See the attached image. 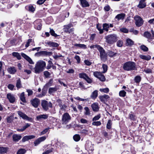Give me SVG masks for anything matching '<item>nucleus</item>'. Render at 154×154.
Listing matches in <instances>:
<instances>
[{
  "label": "nucleus",
  "instance_id": "f257e3e1",
  "mask_svg": "<svg viewBox=\"0 0 154 154\" xmlns=\"http://www.w3.org/2000/svg\"><path fill=\"white\" fill-rule=\"evenodd\" d=\"M45 62L42 60H39L35 63L33 68L34 72L36 74H39L42 72L46 66Z\"/></svg>",
  "mask_w": 154,
  "mask_h": 154
},
{
  "label": "nucleus",
  "instance_id": "f03ea898",
  "mask_svg": "<svg viewBox=\"0 0 154 154\" xmlns=\"http://www.w3.org/2000/svg\"><path fill=\"white\" fill-rule=\"evenodd\" d=\"M123 68L127 71L134 70L136 68L135 63L131 61L126 62L124 65Z\"/></svg>",
  "mask_w": 154,
  "mask_h": 154
},
{
  "label": "nucleus",
  "instance_id": "7ed1b4c3",
  "mask_svg": "<svg viewBox=\"0 0 154 154\" xmlns=\"http://www.w3.org/2000/svg\"><path fill=\"white\" fill-rule=\"evenodd\" d=\"M98 47L97 49L100 53L101 59L102 60L105 61L107 60V54L102 47L100 45Z\"/></svg>",
  "mask_w": 154,
  "mask_h": 154
},
{
  "label": "nucleus",
  "instance_id": "20e7f679",
  "mask_svg": "<svg viewBox=\"0 0 154 154\" xmlns=\"http://www.w3.org/2000/svg\"><path fill=\"white\" fill-rule=\"evenodd\" d=\"M79 77L80 78L85 79L88 83H91L92 82V79L85 73L82 72L79 74Z\"/></svg>",
  "mask_w": 154,
  "mask_h": 154
},
{
  "label": "nucleus",
  "instance_id": "39448f33",
  "mask_svg": "<svg viewBox=\"0 0 154 154\" xmlns=\"http://www.w3.org/2000/svg\"><path fill=\"white\" fill-rule=\"evenodd\" d=\"M135 21V24L137 27L141 26L143 23V21L142 18L138 16H136L134 17Z\"/></svg>",
  "mask_w": 154,
  "mask_h": 154
},
{
  "label": "nucleus",
  "instance_id": "423d86ee",
  "mask_svg": "<svg viewBox=\"0 0 154 154\" xmlns=\"http://www.w3.org/2000/svg\"><path fill=\"white\" fill-rule=\"evenodd\" d=\"M42 105L43 108L45 110H47L48 107H52V104L50 102H48L45 100H43L42 102Z\"/></svg>",
  "mask_w": 154,
  "mask_h": 154
},
{
  "label": "nucleus",
  "instance_id": "0eeeda50",
  "mask_svg": "<svg viewBox=\"0 0 154 154\" xmlns=\"http://www.w3.org/2000/svg\"><path fill=\"white\" fill-rule=\"evenodd\" d=\"M70 119L71 117L68 113L66 112L63 114L62 119V121L63 123L66 124Z\"/></svg>",
  "mask_w": 154,
  "mask_h": 154
},
{
  "label": "nucleus",
  "instance_id": "6e6552de",
  "mask_svg": "<svg viewBox=\"0 0 154 154\" xmlns=\"http://www.w3.org/2000/svg\"><path fill=\"white\" fill-rule=\"evenodd\" d=\"M7 98L10 103H14L15 101L16 98L14 95L11 93H8L7 94Z\"/></svg>",
  "mask_w": 154,
  "mask_h": 154
},
{
  "label": "nucleus",
  "instance_id": "1a4fd4ad",
  "mask_svg": "<svg viewBox=\"0 0 154 154\" xmlns=\"http://www.w3.org/2000/svg\"><path fill=\"white\" fill-rule=\"evenodd\" d=\"M41 22L40 20H38L34 22L33 24L34 25L35 29L38 30H40L41 29L42 24L41 23Z\"/></svg>",
  "mask_w": 154,
  "mask_h": 154
},
{
  "label": "nucleus",
  "instance_id": "9d476101",
  "mask_svg": "<svg viewBox=\"0 0 154 154\" xmlns=\"http://www.w3.org/2000/svg\"><path fill=\"white\" fill-rule=\"evenodd\" d=\"M17 113L19 116L23 119L29 121H32V119L31 118L29 117L25 114L19 111L17 112Z\"/></svg>",
  "mask_w": 154,
  "mask_h": 154
},
{
  "label": "nucleus",
  "instance_id": "9b49d317",
  "mask_svg": "<svg viewBox=\"0 0 154 154\" xmlns=\"http://www.w3.org/2000/svg\"><path fill=\"white\" fill-rule=\"evenodd\" d=\"M151 33L148 31H146L144 33V36L148 38H154V32L152 30L151 31Z\"/></svg>",
  "mask_w": 154,
  "mask_h": 154
},
{
  "label": "nucleus",
  "instance_id": "f8f14e48",
  "mask_svg": "<svg viewBox=\"0 0 154 154\" xmlns=\"http://www.w3.org/2000/svg\"><path fill=\"white\" fill-rule=\"evenodd\" d=\"M45 44L47 46H49L50 47H57L58 46V44L55 42H51V41H46Z\"/></svg>",
  "mask_w": 154,
  "mask_h": 154
},
{
  "label": "nucleus",
  "instance_id": "ddd939ff",
  "mask_svg": "<svg viewBox=\"0 0 154 154\" xmlns=\"http://www.w3.org/2000/svg\"><path fill=\"white\" fill-rule=\"evenodd\" d=\"M48 117V116L46 114L40 115L36 117L37 121H41L42 119H45Z\"/></svg>",
  "mask_w": 154,
  "mask_h": 154
},
{
  "label": "nucleus",
  "instance_id": "4468645a",
  "mask_svg": "<svg viewBox=\"0 0 154 154\" xmlns=\"http://www.w3.org/2000/svg\"><path fill=\"white\" fill-rule=\"evenodd\" d=\"M39 100L37 98H35L31 101V103L32 105L35 107H38L39 103Z\"/></svg>",
  "mask_w": 154,
  "mask_h": 154
},
{
  "label": "nucleus",
  "instance_id": "2eb2a0df",
  "mask_svg": "<svg viewBox=\"0 0 154 154\" xmlns=\"http://www.w3.org/2000/svg\"><path fill=\"white\" fill-rule=\"evenodd\" d=\"M21 55L24 57L26 60L30 64H33L34 62L32 61V59L29 57L27 56L25 54L22 53H21Z\"/></svg>",
  "mask_w": 154,
  "mask_h": 154
},
{
  "label": "nucleus",
  "instance_id": "dca6fc26",
  "mask_svg": "<svg viewBox=\"0 0 154 154\" xmlns=\"http://www.w3.org/2000/svg\"><path fill=\"white\" fill-rule=\"evenodd\" d=\"M35 136L33 135L26 136L24 137L22 139V141L23 142H25L29 140L34 138Z\"/></svg>",
  "mask_w": 154,
  "mask_h": 154
},
{
  "label": "nucleus",
  "instance_id": "f3484780",
  "mask_svg": "<svg viewBox=\"0 0 154 154\" xmlns=\"http://www.w3.org/2000/svg\"><path fill=\"white\" fill-rule=\"evenodd\" d=\"M125 14L124 13H121L117 15L115 17V19H117L118 20H123L125 17Z\"/></svg>",
  "mask_w": 154,
  "mask_h": 154
},
{
  "label": "nucleus",
  "instance_id": "a211bd4d",
  "mask_svg": "<svg viewBox=\"0 0 154 154\" xmlns=\"http://www.w3.org/2000/svg\"><path fill=\"white\" fill-rule=\"evenodd\" d=\"M82 6L83 7H86L89 6V4L86 0H80Z\"/></svg>",
  "mask_w": 154,
  "mask_h": 154
},
{
  "label": "nucleus",
  "instance_id": "6ab92c4d",
  "mask_svg": "<svg viewBox=\"0 0 154 154\" xmlns=\"http://www.w3.org/2000/svg\"><path fill=\"white\" fill-rule=\"evenodd\" d=\"M22 137L19 134H14L13 135V139L14 141H18Z\"/></svg>",
  "mask_w": 154,
  "mask_h": 154
},
{
  "label": "nucleus",
  "instance_id": "aec40b11",
  "mask_svg": "<svg viewBox=\"0 0 154 154\" xmlns=\"http://www.w3.org/2000/svg\"><path fill=\"white\" fill-rule=\"evenodd\" d=\"M8 72L11 74H14L17 71L15 67H10L8 68Z\"/></svg>",
  "mask_w": 154,
  "mask_h": 154
},
{
  "label": "nucleus",
  "instance_id": "412c9836",
  "mask_svg": "<svg viewBox=\"0 0 154 154\" xmlns=\"http://www.w3.org/2000/svg\"><path fill=\"white\" fill-rule=\"evenodd\" d=\"M99 98L101 101L104 102L106 100L109 98V97L108 95L104 94L102 96H99Z\"/></svg>",
  "mask_w": 154,
  "mask_h": 154
},
{
  "label": "nucleus",
  "instance_id": "4be33fe9",
  "mask_svg": "<svg viewBox=\"0 0 154 154\" xmlns=\"http://www.w3.org/2000/svg\"><path fill=\"white\" fill-rule=\"evenodd\" d=\"M139 57L141 59L147 61L151 59V56L149 55H140L139 56Z\"/></svg>",
  "mask_w": 154,
  "mask_h": 154
},
{
  "label": "nucleus",
  "instance_id": "5701e85b",
  "mask_svg": "<svg viewBox=\"0 0 154 154\" xmlns=\"http://www.w3.org/2000/svg\"><path fill=\"white\" fill-rule=\"evenodd\" d=\"M93 110L94 111H97L99 109L98 104L95 103L92 105L91 106Z\"/></svg>",
  "mask_w": 154,
  "mask_h": 154
},
{
  "label": "nucleus",
  "instance_id": "b1692460",
  "mask_svg": "<svg viewBox=\"0 0 154 154\" xmlns=\"http://www.w3.org/2000/svg\"><path fill=\"white\" fill-rule=\"evenodd\" d=\"M73 26V24L72 23H69L68 24L64 26V31L66 32H67L68 30L72 27Z\"/></svg>",
  "mask_w": 154,
  "mask_h": 154
},
{
  "label": "nucleus",
  "instance_id": "393cba45",
  "mask_svg": "<svg viewBox=\"0 0 154 154\" xmlns=\"http://www.w3.org/2000/svg\"><path fill=\"white\" fill-rule=\"evenodd\" d=\"M8 148L7 147H0V154H3L6 153Z\"/></svg>",
  "mask_w": 154,
  "mask_h": 154
},
{
  "label": "nucleus",
  "instance_id": "a878e982",
  "mask_svg": "<svg viewBox=\"0 0 154 154\" xmlns=\"http://www.w3.org/2000/svg\"><path fill=\"white\" fill-rule=\"evenodd\" d=\"M26 9L31 12H33L35 11V8L32 5H29L28 6L26 7Z\"/></svg>",
  "mask_w": 154,
  "mask_h": 154
},
{
  "label": "nucleus",
  "instance_id": "bb28decb",
  "mask_svg": "<svg viewBox=\"0 0 154 154\" xmlns=\"http://www.w3.org/2000/svg\"><path fill=\"white\" fill-rule=\"evenodd\" d=\"M74 46L78 47L79 48L83 49H86L87 48L86 46L84 44H75L74 45Z\"/></svg>",
  "mask_w": 154,
  "mask_h": 154
},
{
  "label": "nucleus",
  "instance_id": "cd10ccee",
  "mask_svg": "<svg viewBox=\"0 0 154 154\" xmlns=\"http://www.w3.org/2000/svg\"><path fill=\"white\" fill-rule=\"evenodd\" d=\"M97 91L95 90L92 93L91 95V97L92 99H95L97 97Z\"/></svg>",
  "mask_w": 154,
  "mask_h": 154
},
{
  "label": "nucleus",
  "instance_id": "c85d7f7f",
  "mask_svg": "<svg viewBox=\"0 0 154 154\" xmlns=\"http://www.w3.org/2000/svg\"><path fill=\"white\" fill-rule=\"evenodd\" d=\"M24 96V92L21 93L20 96V99L23 102H26L25 97Z\"/></svg>",
  "mask_w": 154,
  "mask_h": 154
},
{
  "label": "nucleus",
  "instance_id": "c756f323",
  "mask_svg": "<svg viewBox=\"0 0 154 154\" xmlns=\"http://www.w3.org/2000/svg\"><path fill=\"white\" fill-rule=\"evenodd\" d=\"M12 55L14 57H16L18 60L21 59V56L20 54L18 52H13L12 53Z\"/></svg>",
  "mask_w": 154,
  "mask_h": 154
},
{
  "label": "nucleus",
  "instance_id": "7c9ffc66",
  "mask_svg": "<svg viewBox=\"0 0 154 154\" xmlns=\"http://www.w3.org/2000/svg\"><path fill=\"white\" fill-rule=\"evenodd\" d=\"M57 90V89L56 87L50 88L49 89L48 92L50 94L54 93Z\"/></svg>",
  "mask_w": 154,
  "mask_h": 154
},
{
  "label": "nucleus",
  "instance_id": "2f4dec72",
  "mask_svg": "<svg viewBox=\"0 0 154 154\" xmlns=\"http://www.w3.org/2000/svg\"><path fill=\"white\" fill-rule=\"evenodd\" d=\"M103 30H105L106 31L108 30V28L109 27V25L106 23H104L103 24Z\"/></svg>",
  "mask_w": 154,
  "mask_h": 154
},
{
  "label": "nucleus",
  "instance_id": "473e14b6",
  "mask_svg": "<svg viewBox=\"0 0 154 154\" xmlns=\"http://www.w3.org/2000/svg\"><path fill=\"white\" fill-rule=\"evenodd\" d=\"M85 110L84 112V114L85 115L89 116L90 114V110L89 108L88 107H85L84 108Z\"/></svg>",
  "mask_w": 154,
  "mask_h": 154
},
{
  "label": "nucleus",
  "instance_id": "72a5a7b5",
  "mask_svg": "<svg viewBox=\"0 0 154 154\" xmlns=\"http://www.w3.org/2000/svg\"><path fill=\"white\" fill-rule=\"evenodd\" d=\"M14 115H13L7 118V120L8 123H11L13 120Z\"/></svg>",
  "mask_w": 154,
  "mask_h": 154
},
{
  "label": "nucleus",
  "instance_id": "f704fd0d",
  "mask_svg": "<svg viewBox=\"0 0 154 154\" xmlns=\"http://www.w3.org/2000/svg\"><path fill=\"white\" fill-rule=\"evenodd\" d=\"M50 29V33L51 35L53 36H54L55 37H57V36H59L57 35L56 33H55V31L53 29Z\"/></svg>",
  "mask_w": 154,
  "mask_h": 154
},
{
  "label": "nucleus",
  "instance_id": "c9c22d12",
  "mask_svg": "<svg viewBox=\"0 0 154 154\" xmlns=\"http://www.w3.org/2000/svg\"><path fill=\"white\" fill-rule=\"evenodd\" d=\"M74 140L76 141H79L80 139V137L78 134H75L73 137Z\"/></svg>",
  "mask_w": 154,
  "mask_h": 154
},
{
  "label": "nucleus",
  "instance_id": "e433bc0d",
  "mask_svg": "<svg viewBox=\"0 0 154 154\" xmlns=\"http://www.w3.org/2000/svg\"><path fill=\"white\" fill-rule=\"evenodd\" d=\"M99 90L100 92L104 93H107L109 91V89L108 88H100Z\"/></svg>",
  "mask_w": 154,
  "mask_h": 154
},
{
  "label": "nucleus",
  "instance_id": "4c0bfd02",
  "mask_svg": "<svg viewBox=\"0 0 154 154\" xmlns=\"http://www.w3.org/2000/svg\"><path fill=\"white\" fill-rule=\"evenodd\" d=\"M26 152L25 149H19L17 152V154H24Z\"/></svg>",
  "mask_w": 154,
  "mask_h": 154
},
{
  "label": "nucleus",
  "instance_id": "58836bf2",
  "mask_svg": "<svg viewBox=\"0 0 154 154\" xmlns=\"http://www.w3.org/2000/svg\"><path fill=\"white\" fill-rule=\"evenodd\" d=\"M102 74V73L100 72L96 71L94 72L93 75H94L96 77L98 78Z\"/></svg>",
  "mask_w": 154,
  "mask_h": 154
},
{
  "label": "nucleus",
  "instance_id": "ea45409f",
  "mask_svg": "<svg viewBox=\"0 0 154 154\" xmlns=\"http://www.w3.org/2000/svg\"><path fill=\"white\" fill-rule=\"evenodd\" d=\"M21 81L20 79L17 80L16 87L18 88H19L21 87Z\"/></svg>",
  "mask_w": 154,
  "mask_h": 154
},
{
  "label": "nucleus",
  "instance_id": "a19ab883",
  "mask_svg": "<svg viewBox=\"0 0 154 154\" xmlns=\"http://www.w3.org/2000/svg\"><path fill=\"white\" fill-rule=\"evenodd\" d=\"M116 34H113L109 35L106 38H116Z\"/></svg>",
  "mask_w": 154,
  "mask_h": 154
},
{
  "label": "nucleus",
  "instance_id": "79ce46f5",
  "mask_svg": "<svg viewBox=\"0 0 154 154\" xmlns=\"http://www.w3.org/2000/svg\"><path fill=\"white\" fill-rule=\"evenodd\" d=\"M50 129V128H48L45 129L41 132L40 135H41L45 134Z\"/></svg>",
  "mask_w": 154,
  "mask_h": 154
},
{
  "label": "nucleus",
  "instance_id": "37998d69",
  "mask_svg": "<svg viewBox=\"0 0 154 154\" xmlns=\"http://www.w3.org/2000/svg\"><path fill=\"white\" fill-rule=\"evenodd\" d=\"M101 123L100 121L94 122L92 123V125L94 126H99Z\"/></svg>",
  "mask_w": 154,
  "mask_h": 154
},
{
  "label": "nucleus",
  "instance_id": "c03bdc74",
  "mask_svg": "<svg viewBox=\"0 0 154 154\" xmlns=\"http://www.w3.org/2000/svg\"><path fill=\"white\" fill-rule=\"evenodd\" d=\"M80 122L82 124H86L88 123V121L85 119L82 118L80 119Z\"/></svg>",
  "mask_w": 154,
  "mask_h": 154
},
{
  "label": "nucleus",
  "instance_id": "a18cd8bd",
  "mask_svg": "<svg viewBox=\"0 0 154 154\" xmlns=\"http://www.w3.org/2000/svg\"><path fill=\"white\" fill-rule=\"evenodd\" d=\"M126 94V92L124 91H121L119 92V95L121 97H124Z\"/></svg>",
  "mask_w": 154,
  "mask_h": 154
},
{
  "label": "nucleus",
  "instance_id": "49530a36",
  "mask_svg": "<svg viewBox=\"0 0 154 154\" xmlns=\"http://www.w3.org/2000/svg\"><path fill=\"white\" fill-rule=\"evenodd\" d=\"M126 44L128 45H132L133 43V42L131 39H127Z\"/></svg>",
  "mask_w": 154,
  "mask_h": 154
},
{
  "label": "nucleus",
  "instance_id": "de8ad7c7",
  "mask_svg": "<svg viewBox=\"0 0 154 154\" xmlns=\"http://www.w3.org/2000/svg\"><path fill=\"white\" fill-rule=\"evenodd\" d=\"M81 133L82 134L85 135L88 134L89 133V131L88 129H84L81 131Z\"/></svg>",
  "mask_w": 154,
  "mask_h": 154
},
{
  "label": "nucleus",
  "instance_id": "09e8293b",
  "mask_svg": "<svg viewBox=\"0 0 154 154\" xmlns=\"http://www.w3.org/2000/svg\"><path fill=\"white\" fill-rule=\"evenodd\" d=\"M112 123L110 120H109L106 125V128L108 129H110L111 127Z\"/></svg>",
  "mask_w": 154,
  "mask_h": 154
},
{
  "label": "nucleus",
  "instance_id": "8fccbe9b",
  "mask_svg": "<svg viewBox=\"0 0 154 154\" xmlns=\"http://www.w3.org/2000/svg\"><path fill=\"white\" fill-rule=\"evenodd\" d=\"M140 48L142 50H143L144 51H147L148 50V48L144 45H141L140 47Z\"/></svg>",
  "mask_w": 154,
  "mask_h": 154
},
{
  "label": "nucleus",
  "instance_id": "3c124183",
  "mask_svg": "<svg viewBox=\"0 0 154 154\" xmlns=\"http://www.w3.org/2000/svg\"><path fill=\"white\" fill-rule=\"evenodd\" d=\"M100 118V114H98L94 116L92 119L93 121H96L99 119Z\"/></svg>",
  "mask_w": 154,
  "mask_h": 154
},
{
  "label": "nucleus",
  "instance_id": "603ef678",
  "mask_svg": "<svg viewBox=\"0 0 154 154\" xmlns=\"http://www.w3.org/2000/svg\"><path fill=\"white\" fill-rule=\"evenodd\" d=\"M98 78L101 81H104L105 80V78L104 76L102 74L100 75Z\"/></svg>",
  "mask_w": 154,
  "mask_h": 154
},
{
  "label": "nucleus",
  "instance_id": "864d4df0",
  "mask_svg": "<svg viewBox=\"0 0 154 154\" xmlns=\"http://www.w3.org/2000/svg\"><path fill=\"white\" fill-rule=\"evenodd\" d=\"M48 63L47 66V68L48 69H49L51 68L53 65V63L52 61L51 60H49L48 61Z\"/></svg>",
  "mask_w": 154,
  "mask_h": 154
},
{
  "label": "nucleus",
  "instance_id": "5fc2aeb1",
  "mask_svg": "<svg viewBox=\"0 0 154 154\" xmlns=\"http://www.w3.org/2000/svg\"><path fill=\"white\" fill-rule=\"evenodd\" d=\"M97 27L98 30L99 31L100 33V34L102 33L103 32V29H101V27L100 26L97 25Z\"/></svg>",
  "mask_w": 154,
  "mask_h": 154
},
{
  "label": "nucleus",
  "instance_id": "6e6d98bb",
  "mask_svg": "<svg viewBox=\"0 0 154 154\" xmlns=\"http://www.w3.org/2000/svg\"><path fill=\"white\" fill-rule=\"evenodd\" d=\"M108 55L110 57H112L115 55L116 53L111 51H109L107 53Z\"/></svg>",
  "mask_w": 154,
  "mask_h": 154
},
{
  "label": "nucleus",
  "instance_id": "4d7b16f0",
  "mask_svg": "<svg viewBox=\"0 0 154 154\" xmlns=\"http://www.w3.org/2000/svg\"><path fill=\"white\" fill-rule=\"evenodd\" d=\"M102 68L103 70L102 72L103 73H104L107 71V66L105 64H103L102 66Z\"/></svg>",
  "mask_w": 154,
  "mask_h": 154
},
{
  "label": "nucleus",
  "instance_id": "13d9d810",
  "mask_svg": "<svg viewBox=\"0 0 154 154\" xmlns=\"http://www.w3.org/2000/svg\"><path fill=\"white\" fill-rule=\"evenodd\" d=\"M62 57V56L60 54H59L58 55L55 54H54L53 56V57L55 59H57L59 58H60V57Z\"/></svg>",
  "mask_w": 154,
  "mask_h": 154
},
{
  "label": "nucleus",
  "instance_id": "bf43d9fd",
  "mask_svg": "<svg viewBox=\"0 0 154 154\" xmlns=\"http://www.w3.org/2000/svg\"><path fill=\"white\" fill-rule=\"evenodd\" d=\"M123 42L121 40H119L117 43V45L119 47H121L123 44Z\"/></svg>",
  "mask_w": 154,
  "mask_h": 154
},
{
  "label": "nucleus",
  "instance_id": "052dcab7",
  "mask_svg": "<svg viewBox=\"0 0 154 154\" xmlns=\"http://www.w3.org/2000/svg\"><path fill=\"white\" fill-rule=\"evenodd\" d=\"M44 74L46 78H48L50 75L51 74L48 71H45L44 72Z\"/></svg>",
  "mask_w": 154,
  "mask_h": 154
},
{
  "label": "nucleus",
  "instance_id": "680f3d73",
  "mask_svg": "<svg viewBox=\"0 0 154 154\" xmlns=\"http://www.w3.org/2000/svg\"><path fill=\"white\" fill-rule=\"evenodd\" d=\"M120 30L122 32L124 33H127L128 32V30L125 28H122L120 29Z\"/></svg>",
  "mask_w": 154,
  "mask_h": 154
},
{
  "label": "nucleus",
  "instance_id": "e2e57ef3",
  "mask_svg": "<svg viewBox=\"0 0 154 154\" xmlns=\"http://www.w3.org/2000/svg\"><path fill=\"white\" fill-rule=\"evenodd\" d=\"M46 0H38L37 2V3L38 5H42Z\"/></svg>",
  "mask_w": 154,
  "mask_h": 154
},
{
  "label": "nucleus",
  "instance_id": "0e129e2a",
  "mask_svg": "<svg viewBox=\"0 0 154 154\" xmlns=\"http://www.w3.org/2000/svg\"><path fill=\"white\" fill-rule=\"evenodd\" d=\"M135 81L136 82H139L140 81V76H136L135 78Z\"/></svg>",
  "mask_w": 154,
  "mask_h": 154
},
{
  "label": "nucleus",
  "instance_id": "69168bd1",
  "mask_svg": "<svg viewBox=\"0 0 154 154\" xmlns=\"http://www.w3.org/2000/svg\"><path fill=\"white\" fill-rule=\"evenodd\" d=\"M144 71L146 73H152V70L149 69H146L144 70Z\"/></svg>",
  "mask_w": 154,
  "mask_h": 154
},
{
  "label": "nucleus",
  "instance_id": "338daca9",
  "mask_svg": "<svg viewBox=\"0 0 154 154\" xmlns=\"http://www.w3.org/2000/svg\"><path fill=\"white\" fill-rule=\"evenodd\" d=\"M66 72L68 73L72 74L74 72V70L72 69H69L66 71Z\"/></svg>",
  "mask_w": 154,
  "mask_h": 154
},
{
  "label": "nucleus",
  "instance_id": "774afa93",
  "mask_svg": "<svg viewBox=\"0 0 154 154\" xmlns=\"http://www.w3.org/2000/svg\"><path fill=\"white\" fill-rule=\"evenodd\" d=\"M40 143H41V142H40L38 138L34 142V144L35 146H37L38 144H39Z\"/></svg>",
  "mask_w": 154,
  "mask_h": 154
}]
</instances>
